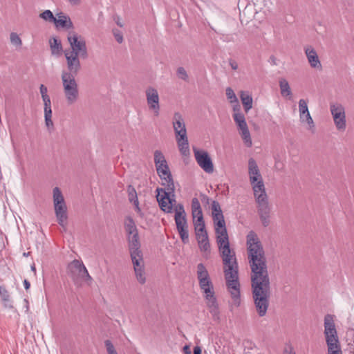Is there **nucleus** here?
<instances>
[{
	"label": "nucleus",
	"mask_w": 354,
	"mask_h": 354,
	"mask_svg": "<svg viewBox=\"0 0 354 354\" xmlns=\"http://www.w3.org/2000/svg\"><path fill=\"white\" fill-rule=\"evenodd\" d=\"M39 17L44 20L49 22H54L55 21V17H54L53 12L49 10H46L42 12Z\"/></svg>",
	"instance_id": "nucleus-34"
},
{
	"label": "nucleus",
	"mask_w": 354,
	"mask_h": 354,
	"mask_svg": "<svg viewBox=\"0 0 354 354\" xmlns=\"http://www.w3.org/2000/svg\"><path fill=\"white\" fill-rule=\"evenodd\" d=\"M304 122H306L307 124H308L309 129L315 128V123L310 113H308L307 114L304 115Z\"/></svg>",
	"instance_id": "nucleus-47"
},
{
	"label": "nucleus",
	"mask_w": 354,
	"mask_h": 354,
	"mask_svg": "<svg viewBox=\"0 0 354 354\" xmlns=\"http://www.w3.org/2000/svg\"><path fill=\"white\" fill-rule=\"evenodd\" d=\"M248 175L253 192L266 189L259 168L256 160L252 158L248 160Z\"/></svg>",
	"instance_id": "nucleus-10"
},
{
	"label": "nucleus",
	"mask_w": 354,
	"mask_h": 354,
	"mask_svg": "<svg viewBox=\"0 0 354 354\" xmlns=\"http://www.w3.org/2000/svg\"><path fill=\"white\" fill-rule=\"evenodd\" d=\"M248 259L251 269L252 297L258 315H266L270 297V283L263 245L254 231L246 236Z\"/></svg>",
	"instance_id": "nucleus-1"
},
{
	"label": "nucleus",
	"mask_w": 354,
	"mask_h": 354,
	"mask_svg": "<svg viewBox=\"0 0 354 354\" xmlns=\"http://www.w3.org/2000/svg\"><path fill=\"white\" fill-rule=\"evenodd\" d=\"M201 196L202 198V201L203 202H206L207 203H209V197L207 196H206L205 194H201Z\"/></svg>",
	"instance_id": "nucleus-57"
},
{
	"label": "nucleus",
	"mask_w": 354,
	"mask_h": 354,
	"mask_svg": "<svg viewBox=\"0 0 354 354\" xmlns=\"http://www.w3.org/2000/svg\"><path fill=\"white\" fill-rule=\"evenodd\" d=\"M67 269L69 276L77 286H81L82 281L91 282L93 280L81 261L77 259L72 261L68 265Z\"/></svg>",
	"instance_id": "nucleus-8"
},
{
	"label": "nucleus",
	"mask_w": 354,
	"mask_h": 354,
	"mask_svg": "<svg viewBox=\"0 0 354 354\" xmlns=\"http://www.w3.org/2000/svg\"><path fill=\"white\" fill-rule=\"evenodd\" d=\"M44 105V112H52L51 109V101L48 96L41 97Z\"/></svg>",
	"instance_id": "nucleus-44"
},
{
	"label": "nucleus",
	"mask_w": 354,
	"mask_h": 354,
	"mask_svg": "<svg viewBox=\"0 0 354 354\" xmlns=\"http://www.w3.org/2000/svg\"><path fill=\"white\" fill-rule=\"evenodd\" d=\"M326 342L328 346V354H342L339 339Z\"/></svg>",
	"instance_id": "nucleus-26"
},
{
	"label": "nucleus",
	"mask_w": 354,
	"mask_h": 354,
	"mask_svg": "<svg viewBox=\"0 0 354 354\" xmlns=\"http://www.w3.org/2000/svg\"><path fill=\"white\" fill-rule=\"evenodd\" d=\"M50 46L51 48L52 54H59L62 51V46L57 38L53 37L50 39Z\"/></svg>",
	"instance_id": "nucleus-30"
},
{
	"label": "nucleus",
	"mask_w": 354,
	"mask_h": 354,
	"mask_svg": "<svg viewBox=\"0 0 354 354\" xmlns=\"http://www.w3.org/2000/svg\"><path fill=\"white\" fill-rule=\"evenodd\" d=\"M305 55L311 68L322 70V66L318 55L312 46L304 47Z\"/></svg>",
	"instance_id": "nucleus-17"
},
{
	"label": "nucleus",
	"mask_w": 354,
	"mask_h": 354,
	"mask_svg": "<svg viewBox=\"0 0 354 354\" xmlns=\"http://www.w3.org/2000/svg\"><path fill=\"white\" fill-rule=\"evenodd\" d=\"M162 188H157L156 198L160 209L167 213H170L172 211L173 203L176 201L173 198L175 192V185H173V189L169 190V186L163 185Z\"/></svg>",
	"instance_id": "nucleus-9"
},
{
	"label": "nucleus",
	"mask_w": 354,
	"mask_h": 354,
	"mask_svg": "<svg viewBox=\"0 0 354 354\" xmlns=\"http://www.w3.org/2000/svg\"><path fill=\"white\" fill-rule=\"evenodd\" d=\"M201 209V207L198 199L197 198H193L192 200V212Z\"/></svg>",
	"instance_id": "nucleus-48"
},
{
	"label": "nucleus",
	"mask_w": 354,
	"mask_h": 354,
	"mask_svg": "<svg viewBox=\"0 0 354 354\" xmlns=\"http://www.w3.org/2000/svg\"><path fill=\"white\" fill-rule=\"evenodd\" d=\"M194 229L197 241L208 237L205 223L195 224Z\"/></svg>",
	"instance_id": "nucleus-29"
},
{
	"label": "nucleus",
	"mask_w": 354,
	"mask_h": 354,
	"mask_svg": "<svg viewBox=\"0 0 354 354\" xmlns=\"http://www.w3.org/2000/svg\"><path fill=\"white\" fill-rule=\"evenodd\" d=\"M0 296L3 301H9V293L5 286H0Z\"/></svg>",
	"instance_id": "nucleus-45"
},
{
	"label": "nucleus",
	"mask_w": 354,
	"mask_h": 354,
	"mask_svg": "<svg viewBox=\"0 0 354 354\" xmlns=\"http://www.w3.org/2000/svg\"><path fill=\"white\" fill-rule=\"evenodd\" d=\"M124 229L127 236L138 233L136 223L130 216L127 217L124 220Z\"/></svg>",
	"instance_id": "nucleus-27"
},
{
	"label": "nucleus",
	"mask_w": 354,
	"mask_h": 354,
	"mask_svg": "<svg viewBox=\"0 0 354 354\" xmlns=\"http://www.w3.org/2000/svg\"><path fill=\"white\" fill-rule=\"evenodd\" d=\"M230 65L233 70H236L238 68V64L234 61H231L230 62Z\"/></svg>",
	"instance_id": "nucleus-53"
},
{
	"label": "nucleus",
	"mask_w": 354,
	"mask_h": 354,
	"mask_svg": "<svg viewBox=\"0 0 354 354\" xmlns=\"http://www.w3.org/2000/svg\"><path fill=\"white\" fill-rule=\"evenodd\" d=\"M238 131L239 132V134L241 135V137L245 145L248 147H250L252 145V142L246 122H245L243 124L239 125L238 127Z\"/></svg>",
	"instance_id": "nucleus-22"
},
{
	"label": "nucleus",
	"mask_w": 354,
	"mask_h": 354,
	"mask_svg": "<svg viewBox=\"0 0 354 354\" xmlns=\"http://www.w3.org/2000/svg\"><path fill=\"white\" fill-rule=\"evenodd\" d=\"M205 297L207 300V306L211 313L212 318L215 321H218L220 319V311L218 305L217 304L216 299L214 296V292L206 294Z\"/></svg>",
	"instance_id": "nucleus-19"
},
{
	"label": "nucleus",
	"mask_w": 354,
	"mask_h": 354,
	"mask_svg": "<svg viewBox=\"0 0 354 354\" xmlns=\"http://www.w3.org/2000/svg\"><path fill=\"white\" fill-rule=\"evenodd\" d=\"M198 246L201 251L206 253V254H209L210 252V244L209 242V239L207 237L206 239H203L197 241Z\"/></svg>",
	"instance_id": "nucleus-31"
},
{
	"label": "nucleus",
	"mask_w": 354,
	"mask_h": 354,
	"mask_svg": "<svg viewBox=\"0 0 354 354\" xmlns=\"http://www.w3.org/2000/svg\"><path fill=\"white\" fill-rule=\"evenodd\" d=\"M178 149L180 153L184 156H187L190 153L189 142L187 136H180L176 138Z\"/></svg>",
	"instance_id": "nucleus-23"
},
{
	"label": "nucleus",
	"mask_w": 354,
	"mask_h": 354,
	"mask_svg": "<svg viewBox=\"0 0 354 354\" xmlns=\"http://www.w3.org/2000/svg\"><path fill=\"white\" fill-rule=\"evenodd\" d=\"M308 113H310L308 110L307 111H304V112L303 113L302 116H299V118H300V120H301V122H304V115L307 114Z\"/></svg>",
	"instance_id": "nucleus-59"
},
{
	"label": "nucleus",
	"mask_w": 354,
	"mask_h": 354,
	"mask_svg": "<svg viewBox=\"0 0 354 354\" xmlns=\"http://www.w3.org/2000/svg\"><path fill=\"white\" fill-rule=\"evenodd\" d=\"M225 91H226V96H227V99L230 100V103L237 104L239 102L238 99L232 88L227 87L226 88Z\"/></svg>",
	"instance_id": "nucleus-37"
},
{
	"label": "nucleus",
	"mask_w": 354,
	"mask_h": 354,
	"mask_svg": "<svg viewBox=\"0 0 354 354\" xmlns=\"http://www.w3.org/2000/svg\"><path fill=\"white\" fill-rule=\"evenodd\" d=\"M233 119L237 125V127L239 125L243 124L245 121V118L244 115L242 113H233Z\"/></svg>",
	"instance_id": "nucleus-38"
},
{
	"label": "nucleus",
	"mask_w": 354,
	"mask_h": 354,
	"mask_svg": "<svg viewBox=\"0 0 354 354\" xmlns=\"http://www.w3.org/2000/svg\"><path fill=\"white\" fill-rule=\"evenodd\" d=\"M81 70L68 69L62 73L63 91L68 105L74 104L79 99V88L75 77Z\"/></svg>",
	"instance_id": "nucleus-5"
},
{
	"label": "nucleus",
	"mask_w": 354,
	"mask_h": 354,
	"mask_svg": "<svg viewBox=\"0 0 354 354\" xmlns=\"http://www.w3.org/2000/svg\"><path fill=\"white\" fill-rule=\"evenodd\" d=\"M281 95L283 97H290L292 95L291 88L288 82L285 78H280L279 80Z\"/></svg>",
	"instance_id": "nucleus-28"
},
{
	"label": "nucleus",
	"mask_w": 354,
	"mask_h": 354,
	"mask_svg": "<svg viewBox=\"0 0 354 354\" xmlns=\"http://www.w3.org/2000/svg\"><path fill=\"white\" fill-rule=\"evenodd\" d=\"M31 270H32L33 272H36V268H35V265H32V266H31Z\"/></svg>",
	"instance_id": "nucleus-60"
},
{
	"label": "nucleus",
	"mask_w": 354,
	"mask_h": 354,
	"mask_svg": "<svg viewBox=\"0 0 354 354\" xmlns=\"http://www.w3.org/2000/svg\"><path fill=\"white\" fill-rule=\"evenodd\" d=\"M172 124L176 138L180 136H187L185 123L182 115L179 112L174 113Z\"/></svg>",
	"instance_id": "nucleus-18"
},
{
	"label": "nucleus",
	"mask_w": 354,
	"mask_h": 354,
	"mask_svg": "<svg viewBox=\"0 0 354 354\" xmlns=\"http://www.w3.org/2000/svg\"><path fill=\"white\" fill-rule=\"evenodd\" d=\"M53 199L57 221L62 227L66 228L68 220V209L64 196L57 187L53 189Z\"/></svg>",
	"instance_id": "nucleus-6"
},
{
	"label": "nucleus",
	"mask_w": 354,
	"mask_h": 354,
	"mask_svg": "<svg viewBox=\"0 0 354 354\" xmlns=\"http://www.w3.org/2000/svg\"><path fill=\"white\" fill-rule=\"evenodd\" d=\"M45 123L46 127L50 129H53V122L52 121V112H44Z\"/></svg>",
	"instance_id": "nucleus-42"
},
{
	"label": "nucleus",
	"mask_w": 354,
	"mask_h": 354,
	"mask_svg": "<svg viewBox=\"0 0 354 354\" xmlns=\"http://www.w3.org/2000/svg\"><path fill=\"white\" fill-rule=\"evenodd\" d=\"M324 335L326 341L338 339L333 317L330 314L324 317Z\"/></svg>",
	"instance_id": "nucleus-16"
},
{
	"label": "nucleus",
	"mask_w": 354,
	"mask_h": 354,
	"mask_svg": "<svg viewBox=\"0 0 354 354\" xmlns=\"http://www.w3.org/2000/svg\"><path fill=\"white\" fill-rule=\"evenodd\" d=\"M147 103L149 110L153 112L154 115H159L160 113V97L159 94L155 88L149 86L145 91Z\"/></svg>",
	"instance_id": "nucleus-14"
},
{
	"label": "nucleus",
	"mask_w": 354,
	"mask_h": 354,
	"mask_svg": "<svg viewBox=\"0 0 354 354\" xmlns=\"http://www.w3.org/2000/svg\"><path fill=\"white\" fill-rule=\"evenodd\" d=\"M127 192H128V199L130 203H132L136 208V210L139 212L140 211V208L139 207V201L138 198L137 192L135 188L129 185L127 187Z\"/></svg>",
	"instance_id": "nucleus-25"
},
{
	"label": "nucleus",
	"mask_w": 354,
	"mask_h": 354,
	"mask_svg": "<svg viewBox=\"0 0 354 354\" xmlns=\"http://www.w3.org/2000/svg\"><path fill=\"white\" fill-rule=\"evenodd\" d=\"M193 152L198 165L206 172L211 174L214 171V165L208 153L193 147Z\"/></svg>",
	"instance_id": "nucleus-13"
},
{
	"label": "nucleus",
	"mask_w": 354,
	"mask_h": 354,
	"mask_svg": "<svg viewBox=\"0 0 354 354\" xmlns=\"http://www.w3.org/2000/svg\"><path fill=\"white\" fill-rule=\"evenodd\" d=\"M240 98L245 111L248 113L252 108L253 100L251 95L247 91H242L240 92Z\"/></svg>",
	"instance_id": "nucleus-24"
},
{
	"label": "nucleus",
	"mask_w": 354,
	"mask_h": 354,
	"mask_svg": "<svg viewBox=\"0 0 354 354\" xmlns=\"http://www.w3.org/2000/svg\"><path fill=\"white\" fill-rule=\"evenodd\" d=\"M157 174L162 181V185L169 186V190L173 189V185L174 182L172 178V175L170 172L167 162L156 165Z\"/></svg>",
	"instance_id": "nucleus-15"
},
{
	"label": "nucleus",
	"mask_w": 354,
	"mask_h": 354,
	"mask_svg": "<svg viewBox=\"0 0 354 354\" xmlns=\"http://www.w3.org/2000/svg\"><path fill=\"white\" fill-rule=\"evenodd\" d=\"M192 217H193L194 225L205 223L204 220H203L202 209L193 211V212H192Z\"/></svg>",
	"instance_id": "nucleus-32"
},
{
	"label": "nucleus",
	"mask_w": 354,
	"mask_h": 354,
	"mask_svg": "<svg viewBox=\"0 0 354 354\" xmlns=\"http://www.w3.org/2000/svg\"><path fill=\"white\" fill-rule=\"evenodd\" d=\"M57 18L55 17V23L57 27L66 28L67 29L73 28V25L70 17L63 12L57 14Z\"/></svg>",
	"instance_id": "nucleus-21"
},
{
	"label": "nucleus",
	"mask_w": 354,
	"mask_h": 354,
	"mask_svg": "<svg viewBox=\"0 0 354 354\" xmlns=\"http://www.w3.org/2000/svg\"><path fill=\"white\" fill-rule=\"evenodd\" d=\"M274 168L278 170L281 171L283 169V164L279 160H276L274 164Z\"/></svg>",
	"instance_id": "nucleus-50"
},
{
	"label": "nucleus",
	"mask_w": 354,
	"mask_h": 354,
	"mask_svg": "<svg viewBox=\"0 0 354 354\" xmlns=\"http://www.w3.org/2000/svg\"><path fill=\"white\" fill-rule=\"evenodd\" d=\"M212 215L223 214L221 205L218 201H214L212 203Z\"/></svg>",
	"instance_id": "nucleus-39"
},
{
	"label": "nucleus",
	"mask_w": 354,
	"mask_h": 354,
	"mask_svg": "<svg viewBox=\"0 0 354 354\" xmlns=\"http://www.w3.org/2000/svg\"><path fill=\"white\" fill-rule=\"evenodd\" d=\"M234 113H241L240 106L237 103L236 106L233 107Z\"/></svg>",
	"instance_id": "nucleus-55"
},
{
	"label": "nucleus",
	"mask_w": 354,
	"mask_h": 354,
	"mask_svg": "<svg viewBox=\"0 0 354 354\" xmlns=\"http://www.w3.org/2000/svg\"><path fill=\"white\" fill-rule=\"evenodd\" d=\"M127 239L136 278L140 284H145L146 283V272L139 234L136 233L128 235Z\"/></svg>",
	"instance_id": "nucleus-4"
},
{
	"label": "nucleus",
	"mask_w": 354,
	"mask_h": 354,
	"mask_svg": "<svg viewBox=\"0 0 354 354\" xmlns=\"http://www.w3.org/2000/svg\"><path fill=\"white\" fill-rule=\"evenodd\" d=\"M177 76L179 79L187 82L189 77L186 70L183 67H178L176 71Z\"/></svg>",
	"instance_id": "nucleus-40"
},
{
	"label": "nucleus",
	"mask_w": 354,
	"mask_h": 354,
	"mask_svg": "<svg viewBox=\"0 0 354 354\" xmlns=\"http://www.w3.org/2000/svg\"><path fill=\"white\" fill-rule=\"evenodd\" d=\"M71 4L72 5H79L81 2V0H68Z\"/></svg>",
	"instance_id": "nucleus-58"
},
{
	"label": "nucleus",
	"mask_w": 354,
	"mask_h": 354,
	"mask_svg": "<svg viewBox=\"0 0 354 354\" xmlns=\"http://www.w3.org/2000/svg\"><path fill=\"white\" fill-rule=\"evenodd\" d=\"M284 354H295V353H292V352L288 353L287 351H286Z\"/></svg>",
	"instance_id": "nucleus-61"
},
{
	"label": "nucleus",
	"mask_w": 354,
	"mask_h": 354,
	"mask_svg": "<svg viewBox=\"0 0 354 354\" xmlns=\"http://www.w3.org/2000/svg\"><path fill=\"white\" fill-rule=\"evenodd\" d=\"M24 288L26 290H28L30 287V283H29V281L27 279H25L24 281Z\"/></svg>",
	"instance_id": "nucleus-56"
},
{
	"label": "nucleus",
	"mask_w": 354,
	"mask_h": 354,
	"mask_svg": "<svg viewBox=\"0 0 354 354\" xmlns=\"http://www.w3.org/2000/svg\"><path fill=\"white\" fill-rule=\"evenodd\" d=\"M175 216L174 218H186V214L184 209V206L182 204H178L175 207Z\"/></svg>",
	"instance_id": "nucleus-35"
},
{
	"label": "nucleus",
	"mask_w": 354,
	"mask_h": 354,
	"mask_svg": "<svg viewBox=\"0 0 354 354\" xmlns=\"http://www.w3.org/2000/svg\"><path fill=\"white\" fill-rule=\"evenodd\" d=\"M165 162H167V161H166V159H165L164 155L162 154V153L159 150L155 151V152H154L155 165H161V164H163V163L165 164Z\"/></svg>",
	"instance_id": "nucleus-33"
},
{
	"label": "nucleus",
	"mask_w": 354,
	"mask_h": 354,
	"mask_svg": "<svg viewBox=\"0 0 354 354\" xmlns=\"http://www.w3.org/2000/svg\"><path fill=\"white\" fill-rule=\"evenodd\" d=\"M194 354H201V348L196 346L194 348Z\"/></svg>",
	"instance_id": "nucleus-54"
},
{
	"label": "nucleus",
	"mask_w": 354,
	"mask_h": 354,
	"mask_svg": "<svg viewBox=\"0 0 354 354\" xmlns=\"http://www.w3.org/2000/svg\"><path fill=\"white\" fill-rule=\"evenodd\" d=\"M330 111L337 130L344 131L346 128L345 108L339 103L330 104Z\"/></svg>",
	"instance_id": "nucleus-11"
},
{
	"label": "nucleus",
	"mask_w": 354,
	"mask_h": 354,
	"mask_svg": "<svg viewBox=\"0 0 354 354\" xmlns=\"http://www.w3.org/2000/svg\"><path fill=\"white\" fill-rule=\"evenodd\" d=\"M254 196L261 222L264 227H267L270 223L271 205L269 203L266 189L254 192Z\"/></svg>",
	"instance_id": "nucleus-7"
},
{
	"label": "nucleus",
	"mask_w": 354,
	"mask_h": 354,
	"mask_svg": "<svg viewBox=\"0 0 354 354\" xmlns=\"http://www.w3.org/2000/svg\"><path fill=\"white\" fill-rule=\"evenodd\" d=\"M212 218L216 243L223 263L226 286L232 299L233 305L239 307L241 303L240 283L239 281V266L235 252L230 246L229 236L223 214L212 215Z\"/></svg>",
	"instance_id": "nucleus-2"
},
{
	"label": "nucleus",
	"mask_w": 354,
	"mask_h": 354,
	"mask_svg": "<svg viewBox=\"0 0 354 354\" xmlns=\"http://www.w3.org/2000/svg\"><path fill=\"white\" fill-rule=\"evenodd\" d=\"M113 34L115 40L119 44H122L123 42V35L120 30L118 29H113Z\"/></svg>",
	"instance_id": "nucleus-46"
},
{
	"label": "nucleus",
	"mask_w": 354,
	"mask_h": 354,
	"mask_svg": "<svg viewBox=\"0 0 354 354\" xmlns=\"http://www.w3.org/2000/svg\"><path fill=\"white\" fill-rule=\"evenodd\" d=\"M308 110L307 102L304 100L301 99L299 101V116H302L303 113L304 111H307Z\"/></svg>",
	"instance_id": "nucleus-43"
},
{
	"label": "nucleus",
	"mask_w": 354,
	"mask_h": 354,
	"mask_svg": "<svg viewBox=\"0 0 354 354\" xmlns=\"http://www.w3.org/2000/svg\"><path fill=\"white\" fill-rule=\"evenodd\" d=\"M183 352H184V354H191L192 351H191L189 346L185 345L183 347Z\"/></svg>",
	"instance_id": "nucleus-52"
},
{
	"label": "nucleus",
	"mask_w": 354,
	"mask_h": 354,
	"mask_svg": "<svg viewBox=\"0 0 354 354\" xmlns=\"http://www.w3.org/2000/svg\"><path fill=\"white\" fill-rule=\"evenodd\" d=\"M10 40L12 45L15 46H21L22 41L17 33L12 32L10 34Z\"/></svg>",
	"instance_id": "nucleus-36"
},
{
	"label": "nucleus",
	"mask_w": 354,
	"mask_h": 354,
	"mask_svg": "<svg viewBox=\"0 0 354 354\" xmlns=\"http://www.w3.org/2000/svg\"><path fill=\"white\" fill-rule=\"evenodd\" d=\"M197 278L200 288L205 295L214 292L208 271L203 263H199L197 266Z\"/></svg>",
	"instance_id": "nucleus-12"
},
{
	"label": "nucleus",
	"mask_w": 354,
	"mask_h": 354,
	"mask_svg": "<svg viewBox=\"0 0 354 354\" xmlns=\"http://www.w3.org/2000/svg\"><path fill=\"white\" fill-rule=\"evenodd\" d=\"M39 91L41 95V97L48 96V88L44 84H41L39 86Z\"/></svg>",
	"instance_id": "nucleus-49"
},
{
	"label": "nucleus",
	"mask_w": 354,
	"mask_h": 354,
	"mask_svg": "<svg viewBox=\"0 0 354 354\" xmlns=\"http://www.w3.org/2000/svg\"><path fill=\"white\" fill-rule=\"evenodd\" d=\"M67 40L70 44V48L64 50V56L66 61L67 69L75 71L81 70L80 57L86 59L88 57V50L85 39L78 33L72 31L68 34Z\"/></svg>",
	"instance_id": "nucleus-3"
},
{
	"label": "nucleus",
	"mask_w": 354,
	"mask_h": 354,
	"mask_svg": "<svg viewBox=\"0 0 354 354\" xmlns=\"http://www.w3.org/2000/svg\"><path fill=\"white\" fill-rule=\"evenodd\" d=\"M177 230L184 243H189L188 224L186 218H174Z\"/></svg>",
	"instance_id": "nucleus-20"
},
{
	"label": "nucleus",
	"mask_w": 354,
	"mask_h": 354,
	"mask_svg": "<svg viewBox=\"0 0 354 354\" xmlns=\"http://www.w3.org/2000/svg\"><path fill=\"white\" fill-rule=\"evenodd\" d=\"M104 345L106 349L107 354H118L113 344L109 339H106L104 341Z\"/></svg>",
	"instance_id": "nucleus-41"
},
{
	"label": "nucleus",
	"mask_w": 354,
	"mask_h": 354,
	"mask_svg": "<svg viewBox=\"0 0 354 354\" xmlns=\"http://www.w3.org/2000/svg\"><path fill=\"white\" fill-rule=\"evenodd\" d=\"M114 21L118 26L121 28L124 26V24L122 22L121 19L119 16H116L115 17H114Z\"/></svg>",
	"instance_id": "nucleus-51"
}]
</instances>
